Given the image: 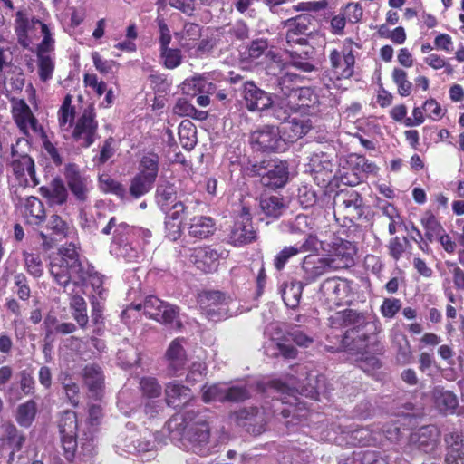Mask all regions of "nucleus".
Listing matches in <instances>:
<instances>
[{"mask_svg": "<svg viewBox=\"0 0 464 464\" xmlns=\"http://www.w3.org/2000/svg\"><path fill=\"white\" fill-rule=\"evenodd\" d=\"M165 358L168 362V371L170 376H178L188 362V357L184 347L179 338L174 339L169 345Z\"/></svg>", "mask_w": 464, "mask_h": 464, "instance_id": "bb28decb", "label": "nucleus"}, {"mask_svg": "<svg viewBox=\"0 0 464 464\" xmlns=\"http://www.w3.org/2000/svg\"><path fill=\"white\" fill-rule=\"evenodd\" d=\"M333 253L328 260H333L334 270L348 268L354 265L355 246L348 241L340 239L333 244Z\"/></svg>", "mask_w": 464, "mask_h": 464, "instance_id": "b1692460", "label": "nucleus"}, {"mask_svg": "<svg viewBox=\"0 0 464 464\" xmlns=\"http://www.w3.org/2000/svg\"><path fill=\"white\" fill-rule=\"evenodd\" d=\"M259 206L266 216L272 218L280 217L285 208L283 198L278 196L262 197Z\"/></svg>", "mask_w": 464, "mask_h": 464, "instance_id": "de8ad7c7", "label": "nucleus"}, {"mask_svg": "<svg viewBox=\"0 0 464 464\" xmlns=\"http://www.w3.org/2000/svg\"><path fill=\"white\" fill-rule=\"evenodd\" d=\"M226 389L220 383H213L211 385L205 384L201 388L202 401L205 403L210 402H225Z\"/></svg>", "mask_w": 464, "mask_h": 464, "instance_id": "864d4df0", "label": "nucleus"}, {"mask_svg": "<svg viewBox=\"0 0 464 464\" xmlns=\"http://www.w3.org/2000/svg\"><path fill=\"white\" fill-rule=\"evenodd\" d=\"M38 75L43 82H46L53 78L54 72V62L50 55H36Z\"/></svg>", "mask_w": 464, "mask_h": 464, "instance_id": "4d7b16f0", "label": "nucleus"}, {"mask_svg": "<svg viewBox=\"0 0 464 464\" xmlns=\"http://www.w3.org/2000/svg\"><path fill=\"white\" fill-rule=\"evenodd\" d=\"M20 213L25 225L40 227L46 221L44 202L37 197H27L20 206Z\"/></svg>", "mask_w": 464, "mask_h": 464, "instance_id": "aec40b11", "label": "nucleus"}, {"mask_svg": "<svg viewBox=\"0 0 464 464\" xmlns=\"http://www.w3.org/2000/svg\"><path fill=\"white\" fill-rule=\"evenodd\" d=\"M139 388L142 397L155 399L161 395L162 388L158 380L152 376L141 377L139 382Z\"/></svg>", "mask_w": 464, "mask_h": 464, "instance_id": "603ef678", "label": "nucleus"}, {"mask_svg": "<svg viewBox=\"0 0 464 464\" xmlns=\"http://www.w3.org/2000/svg\"><path fill=\"white\" fill-rule=\"evenodd\" d=\"M185 428V440L189 449L199 456L210 454V428L207 418L199 411L188 410L182 415Z\"/></svg>", "mask_w": 464, "mask_h": 464, "instance_id": "f03ea898", "label": "nucleus"}, {"mask_svg": "<svg viewBox=\"0 0 464 464\" xmlns=\"http://www.w3.org/2000/svg\"><path fill=\"white\" fill-rule=\"evenodd\" d=\"M82 377L90 392L98 396L104 387V375L102 368L95 363L85 365Z\"/></svg>", "mask_w": 464, "mask_h": 464, "instance_id": "473e14b6", "label": "nucleus"}, {"mask_svg": "<svg viewBox=\"0 0 464 464\" xmlns=\"http://www.w3.org/2000/svg\"><path fill=\"white\" fill-rule=\"evenodd\" d=\"M12 160L10 167L19 186L23 188L36 187L40 182L35 173L34 159L27 153H19L15 147H11Z\"/></svg>", "mask_w": 464, "mask_h": 464, "instance_id": "f8f14e48", "label": "nucleus"}, {"mask_svg": "<svg viewBox=\"0 0 464 464\" xmlns=\"http://www.w3.org/2000/svg\"><path fill=\"white\" fill-rule=\"evenodd\" d=\"M12 114L15 124L23 133H27L29 126L34 130H37L38 121L24 100L21 99L13 103Z\"/></svg>", "mask_w": 464, "mask_h": 464, "instance_id": "cd10ccee", "label": "nucleus"}, {"mask_svg": "<svg viewBox=\"0 0 464 464\" xmlns=\"http://www.w3.org/2000/svg\"><path fill=\"white\" fill-rule=\"evenodd\" d=\"M285 335L286 341L293 342L300 347L306 348L314 343V339L298 327L291 329Z\"/></svg>", "mask_w": 464, "mask_h": 464, "instance_id": "774afa93", "label": "nucleus"}, {"mask_svg": "<svg viewBox=\"0 0 464 464\" xmlns=\"http://www.w3.org/2000/svg\"><path fill=\"white\" fill-rule=\"evenodd\" d=\"M335 204L334 217L336 221H343V226L350 227L366 219V207L358 191L353 188L341 189L336 195Z\"/></svg>", "mask_w": 464, "mask_h": 464, "instance_id": "0eeeda50", "label": "nucleus"}, {"mask_svg": "<svg viewBox=\"0 0 464 464\" xmlns=\"http://www.w3.org/2000/svg\"><path fill=\"white\" fill-rule=\"evenodd\" d=\"M353 282L346 278L333 276L324 279L319 288L318 299L327 310L350 306L354 298Z\"/></svg>", "mask_w": 464, "mask_h": 464, "instance_id": "7ed1b4c3", "label": "nucleus"}, {"mask_svg": "<svg viewBox=\"0 0 464 464\" xmlns=\"http://www.w3.org/2000/svg\"><path fill=\"white\" fill-rule=\"evenodd\" d=\"M440 431L435 425H423L411 430L408 437V445L416 447L419 450L430 453L439 445Z\"/></svg>", "mask_w": 464, "mask_h": 464, "instance_id": "a211bd4d", "label": "nucleus"}, {"mask_svg": "<svg viewBox=\"0 0 464 464\" xmlns=\"http://www.w3.org/2000/svg\"><path fill=\"white\" fill-rule=\"evenodd\" d=\"M42 24H46L35 16H29L28 10L22 8L14 14V30L17 43L24 48H28L34 39L39 37L38 29L42 33Z\"/></svg>", "mask_w": 464, "mask_h": 464, "instance_id": "ddd939ff", "label": "nucleus"}, {"mask_svg": "<svg viewBox=\"0 0 464 464\" xmlns=\"http://www.w3.org/2000/svg\"><path fill=\"white\" fill-rule=\"evenodd\" d=\"M144 314L150 319L164 324H172L179 314V309L155 295H149L143 303Z\"/></svg>", "mask_w": 464, "mask_h": 464, "instance_id": "dca6fc26", "label": "nucleus"}, {"mask_svg": "<svg viewBox=\"0 0 464 464\" xmlns=\"http://www.w3.org/2000/svg\"><path fill=\"white\" fill-rule=\"evenodd\" d=\"M43 40L37 45L36 55H49L54 50V39L47 24H42Z\"/></svg>", "mask_w": 464, "mask_h": 464, "instance_id": "e2e57ef3", "label": "nucleus"}, {"mask_svg": "<svg viewBox=\"0 0 464 464\" xmlns=\"http://www.w3.org/2000/svg\"><path fill=\"white\" fill-rule=\"evenodd\" d=\"M311 128L312 124L309 119L294 116L285 122L283 132L286 136L285 140L294 142L308 133Z\"/></svg>", "mask_w": 464, "mask_h": 464, "instance_id": "f704fd0d", "label": "nucleus"}, {"mask_svg": "<svg viewBox=\"0 0 464 464\" xmlns=\"http://www.w3.org/2000/svg\"><path fill=\"white\" fill-rule=\"evenodd\" d=\"M276 403L281 402L285 407L280 409L281 416L285 420V426H295L307 419V410L304 404L300 403L296 397H294L295 402H285L283 399L274 400Z\"/></svg>", "mask_w": 464, "mask_h": 464, "instance_id": "c756f323", "label": "nucleus"}, {"mask_svg": "<svg viewBox=\"0 0 464 464\" xmlns=\"http://www.w3.org/2000/svg\"><path fill=\"white\" fill-rule=\"evenodd\" d=\"M267 63L266 65V72L267 75L274 77L275 82L279 80V76L289 71V64L284 62L282 56L273 51L267 52L266 54Z\"/></svg>", "mask_w": 464, "mask_h": 464, "instance_id": "c03bdc74", "label": "nucleus"}, {"mask_svg": "<svg viewBox=\"0 0 464 464\" xmlns=\"http://www.w3.org/2000/svg\"><path fill=\"white\" fill-rule=\"evenodd\" d=\"M23 259L24 268L30 276L40 278L44 275V265L39 254L24 251Z\"/></svg>", "mask_w": 464, "mask_h": 464, "instance_id": "3c124183", "label": "nucleus"}, {"mask_svg": "<svg viewBox=\"0 0 464 464\" xmlns=\"http://www.w3.org/2000/svg\"><path fill=\"white\" fill-rule=\"evenodd\" d=\"M72 314L81 328H85L88 324L89 318L87 315V304L84 298L79 295H73L69 302Z\"/></svg>", "mask_w": 464, "mask_h": 464, "instance_id": "49530a36", "label": "nucleus"}, {"mask_svg": "<svg viewBox=\"0 0 464 464\" xmlns=\"http://www.w3.org/2000/svg\"><path fill=\"white\" fill-rule=\"evenodd\" d=\"M311 172L314 174V179L323 183H329L333 177L334 160L333 153L325 151H314L309 160Z\"/></svg>", "mask_w": 464, "mask_h": 464, "instance_id": "4be33fe9", "label": "nucleus"}, {"mask_svg": "<svg viewBox=\"0 0 464 464\" xmlns=\"http://www.w3.org/2000/svg\"><path fill=\"white\" fill-rule=\"evenodd\" d=\"M5 431V438L0 439V444H4L5 441L12 448L11 458L15 452L22 450L24 442L25 436L21 432L14 424L8 422L3 426Z\"/></svg>", "mask_w": 464, "mask_h": 464, "instance_id": "79ce46f5", "label": "nucleus"}, {"mask_svg": "<svg viewBox=\"0 0 464 464\" xmlns=\"http://www.w3.org/2000/svg\"><path fill=\"white\" fill-rule=\"evenodd\" d=\"M165 402L169 407L180 408L188 403L192 398V392L178 381H172L165 385Z\"/></svg>", "mask_w": 464, "mask_h": 464, "instance_id": "393cba45", "label": "nucleus"}, {"mask_svg": "<svg viewBox=\"0 0 464 464\" xmlns=\"http://www.w3.org/2000/svg\"><path fill=\"white\" fill-rule=\"evenodd\" d=\"M346 166H343L342 178L346 179L345 183L350 186L358 184L365 174L375 173L377 166L370 162L364 156L356 153L348 155L345 160Z\"/></svg>", "mask_w": 464, "mask_h": 464, "instance_id": "2eb2a0df", "label": "nucleus"}, {"mask_svg": "<svg viewBox=\"0 0 464 464\" xmlns=\"http://www.w3.org/2000/svg\"><path fill=\"white\" fill-rule=\"evenodd\" d=\"M250 398V392L246 385H234L226 389L225 402H243Z\"/></svg>", "mask_w": 464, "mask_h": 464, "instance_id": "0e129e2a", "label": "nucleus"}, {"mask_svg": "<svg viewBox=\"0 0 464 464\" xmlns=\"http://www.w3.org/2000/svg\"><path fill=\"white\" fill-rule=\"evenodd\" d=\"M198 303L207 316L214 317L220 314V308L226 304V295L221 291H204L198 295Z\"/></svg>", "mask_w": 464, "mask_h": 464, "instance_id": "c85d7f7f", "label": "nucleus"}, {"mask_svg": "<svg viewBox=\"0 0 464 464\" xmlns=\"http://www.w3.org/2000/svg\"><path fill=\"white\" fill-rule=\"evenodd\" d=\"M289 178L288 166L285 162L275 164L266 173L260 175V182L263 186L270 188L284 187Z\"/></svg>", "mask_w": 464, "mask_h": 464, "instance_id": "7c9ffc66", "label": "nucleus"}, {"mask_svg": "<svg viewBox=\"0 0 464 464\" xmlns=\"http://www.w3.org/2000/svg\"><path fill=\"white\" fill-rule=\"evenodd\" d=\"M304 82V77L292 72L290 70L279 76L277 82H274L276 90L279 93L285 97L288 101L292 96L296 93L297 90L302 86Z\"/></svg>", "mask_w": 464, "mask_h": 464, "instance_id": "72a5a7b5", "label": "nucleus"}, {"mask_svg": "<svg viewBox=\"0 0 464 464\" xmlns=\"http://www.w3.org/2000/svg\"><path fill=\"white\" fill-rule=\"evenodd\" d=\"M258 413L259 411L256 407H252L250 409L243 408L235 411L232 416L237 425L246 427L248 431L260 434L265 431V427L263 424L258 426L257 429L255 427L253 429L250 428L252 426V422L257 421L260 419Z\"/></svg>", "mask_w": 464, "mask_h": 464, "instance_id": "ea45409f", "label": "nucleus"}, {"mask_svg": "<svg viewBox=\"0 0 464 464\" xmlns=\"http://www.w3.org/2000/svg\"><path fill=\"white\" fill-rule=\"evenodd\" d=\"M315 18L310 14H301L282 22L286 29L285 38L287 46L308 45V37L314 31Z\"/></svg>", "mask_w": 464, "mask_h": 464, "instance_id": "6e6552de", "label": "nucleus"}, {"mask_svg": "<svg viewBox=\"0 0 464 464\" xmlns=\"http://www.w3.org/2000/svg\"><path fill=\"white\" fill-rule=\"evenodd\" d=\"M216 230L215 220L208 216H195L190 219L188 234L190 237L205 239L214 234Z\"/></svg>", "mask_w": 464, "mask_h": 464, "instance_id": "c9c22d12", "label": "nucleus"}, {"mask_svg": "<svg viewBox=\"0 0 464 464\" xmlns=\"http://www.w3.org/2000/svg\"><path fill=\"white\" fill-rule=\"evenodd\" d=\"M62 385L69 402L77 407L80 402V389L76 382H72L71 376L66 375L62 381Z\"/></svg>", "mask_w": 464, "mask_h": 464, "instance_id": "338daca9", "label": "nucleus"}, {"mask_svg": "<svg viewBox=\"0 0 464 464\" xmlns=\"http://www.w3.org/2000/svg\"><path fill=\"white\" fill-rule=\"evenodd\" d=\"M202 28L199 24L187 22L180 32L175 33V37L179 40L180 46L185 50H191L196 47L201 37Z\"/></svg>", "mask_w": 464, "mask_h": 464, "instance_id": "4c0bfd02", "label": "nucleus"}, {"mask_svg": "<svg viewBox=\"0 0 464 464\" xmlns=\"http://www.w3.org/2000/svg\"><path fill=\"white\" fill-rule=\"evenodd\" d=\"M37 413V404L34 400H28L17 407L15 420L24 428H29L35 420Z\"/></svg>", "mask_w": 464, "mask_h": 464, "instance_id": "a18cd8bd", "label": "nucleus"}, {"mask_svg": "<svg viewBox=\"0 0 464 464\" xmlns=\"http://www.w3.org/2000/svg\"><path fill=\"white\" fill-rule=\"evenodd\" d=\"M243 102L249 111H262L273 105L271 95L260 89L254 82L247 81L243 84Z\"/></svg>", "mask_w": 464, "mask_h": 464, "instance_id": "6ab92c4d", "label": "nucleus"}, {"mask_svg": "<svg viewBox=\"0 0 464 464\" xmlns=\"http://www.w3.org/2000/svg\"><path fill=\"white\" fill-rule=\"evenodd\" d=\"M343 313V321L344 327H362V326H371L372 323L366 320V316L363 313L358 312L353 309H344Z\"/></svg>", "mask_w": 464, "mask_h": 464, "instance_id": "052dcab7", "label": "nucleus"}, {"mask_svg": "<svg viewBox=\"0 0 464 464\" xmlns=\"http://www.w3.org/2000/svg\"><path fill=\"white\" fill-rule=\"evenodd\" d=\"M314 219L307 215L299 214L290 225L292 233L308 234L314 231Z\"/></svg>", "mask_w": 464, "mask_h": 464, "instance_id": "bf43d9fd", "label": "nucleus"}, {"mask_svg": "<svg viewBox=\"0 0 464 464\" xmlns=\"http://www.w3.org/2000/svg\"><path fill=\"white\" fill-rule=\"evenodd\" d=\"M179 138L181 146L190 150L197 143L196 130L190 121H182L179 127Z\"/></svg>", "mask_w": 464, "mask_h": 464, "instance_id": "09e8293b", "label": "nucleus"}, {"mask_svg": "<svg viewBox=\"0 0 464 464\" xmlns=\"http://www.w3.org/2000/svg\"><path fill=\"white\" fill-rule=\"evenodd\" d=\"M47 228L52 231L53 235L59 237H66L70 230L68 223L56 214L50 217Z\"/></svg>", "mask_w": 464, "mask_h": 464, "instance_id": "69168bd1", "label": "nucleus"}, {"mask_svg": "<svg viewBox=\"0 0 464 464\" xmlns=\"http://www.w3.org/2000/svg\"><path fill=\"white\" fill-rule=\"evenodd\" d=\"M160 56L166 69L173 70L179 67L183 60L181 50L179 48H166L160 51Z\"/></svg>", "mask_w": 464, "mask_h": 464, "instance_id": "6e6d98bb", "label": "nucleus"}, {"mask_svg": "<svg viewBox=\"0 0 464 464\" xmlns=\"http://www.w3.org/2000/svg\"><path fill=\"white\" fill-rule=\"evenodd\" d=\"M155 199L162 211L169 212L170 207L178 202L176 186L168 180L161 181L156 188Z\"/></svg>", "mask_w": 464, "mask_h": 464, "instance_id": "e433bc0d", "label": "nucleus"}, {"mask_svg": "<svg viewBox=\"0 0 464 464\" xmlns=\"http://www.w3.org/2000/svg\"><path fill=\"white\" fill-rule=\"evenodd\" d=\"M64 179L73 196L80 201H84L88 192V179L80 167L75 163H68L64 167Z\"/></svg>", "mask_w": 464, "mask_h": 464, "instance_id": "5701e85b", "label": "nucleus"}, {"mask_svg": "<svg viewBox=\"0 0 464 464\" xmlns=\"http://www.w3.org/2000/svg\"><path fill=\"white\" fill-rule=\"evenodd\" d=\"M421 222L426 230L425 236L430 242L437 239L445 231L432 213L427 212L425 217L422 218Z\"/></svg>", "mask_w": 464, "mask_h": 464, "instance_id": "5fc2aeb1", "label": "nucleus"}, {"mask_svg": "<svg viewBox=\"0 0 464 464\" xmlns=\"http://www.w3.org/2000/svg\"><path fill=\"white\" fill-rule=\"evenodd\" d=\"M424 388V385L422 383L419 384V389L414 392V393L411 396V400L413 401H408L407 407H408V419L410 417H418L422 416L424 414V405L426 401V394L422 391ZM410 420H408V422Z\"/></svg>", "mask_w": 464, "mask_h": 464, "instance_id": "8fccbe9b", "label": "nucleus"}, {"mask_svg": "<svg viewBox=\"0 0 464 464\" xmlns=\"http://www.w3.org/2000/svg\"><path fill=\"white\" fill-rule=\"evenodd\" d=\"M256 240V231L252 223L250 208L242 206L241 211L234 222L229 234V243L234 246H242Z\"/></svg>", "mask_w": 464, "mask_h": 464, "instance_id": "4468645a", "label": "nucleus"}, {"mask_svg": "<svg viewBox=\"0 0 464 464\" xmlns=\"http://www.w3.org/2000/svg\"><path fill=\"white\" fill-rule=\"evenodd\" d=\"M432 399L436 409L443 414H455L459 407L457 395L440 386L432 390Z\"/></svg>", "mask_w": 464, "mask_h": 464, "instance_id": "2f4dec72", "label": "nucleus"}, {"mask_svg": "<svg viewBox=\"0 0 464 464\" xmlns=\"http://www.w3.org/2000/svg\"><path fill=\"white\" fill-rule=\"evenodd\" d=\"M318 102V95L310 87L301 86L292 99L287 101L291 111L308 114L310 108Z\"/></svg>", "mask_w": 464, "mask_h": 464, "instance_id": "a878e982", "label": "nucleus"}, {"mask_svg": "<svg viewBox=\"0 0 464 464\" xmlns=\"http://www.w3.org/2000/svg\"><path fill=\"white\" fill-rule=\"evenodd\" d=\"M444 442L447 452H463L464 434L460 430H453L444 435Z\"/></svg>", "mask_w": 464, "mask_h": 464, "instance_id": "13d9d810", "label": "nucleus"}, {"mask_svg": "<svg viewBox=\"0 0 464 464\" xmlns=\"http://www.w3.org/2000/svg\"><path fill=\"white\" fill-rule=\"evenodd\" d=\"M354 42L351 38L343 40L338 48H334L329 53V68L325 71V76L329 82L348 80L354 74L355 55Z\"/></svg>", "mask_w": 464, "mask_h": 464, "instance_id": "423d86ee", "label": "nucleus"}, {"mask_svg": "<svg viewBox=\"0 0 464 464\" xmlns=\"http://www.w3.org/2000/svg\"><path fill=\"white\" fill-rule=\"evenodd\" d=\"M310 49H312V47H310ZM287 53L290 58V62L288 63L289 68L292 66L304 72H311L315 70V66L312 63V50L303 51L302 53L287 50Z\"/></svg>", "mask_w": 464, "mask_h": 464, "instance_id": "37998d69", "label": "nucleus"}, {"mask_svg": "<svg viewBox=\"0 0 464 464\" xmlns=\"http://www.w3.org/2000/svg\"><path fill=\"white\" fill-rule=\"evenodd\" d=\"M49 271L53 280L64 290L71 283L75 286L83 285L90 276L73 243L66 244L59 249L57 255L51 259Z\"/></svg>", "mask_w": 464, "mask_h": 464, "instance_id": "f257e3e1", "label": "nucleus"}, {"mask_svg": "<svg viewBox=\"0 0 464 464\" xmlns=\"http://www.w3.org/2000/svg\"><path fill=\"white\" fill-rule=\"evenodd\" d=\"M58 429L61 437V444L63 449V456L68 461H72L77 450L78 421L76 412L64 411L62 412Z\"/></svg>", "mask_w": 464, "mask_h": 464, "instance_id": "9b49d317", "label": "nucleus"}, {"mask_svg": "<svg viewBox=\"0 0 464 464\" xmlns=\"http://www.w3.org/2000/svg\"><path fill=\"white\" fill-rule=\"evenodd\" d=\"M343 464H389V461L381 452L367 450L353 451L344 459Z\"/></svg>", "mask_w": 464, "mask_h": 464, "instance_id": "a19ab883", "label": "nucleus"}, {"mask_svg": "<svg viewBox=\"0 0 464 464\" xmlns=\"http://www.w3.org/2000/svg\"><path fill=\"white\" fill-rule=\"evenodd\" d=\"M377 353L372 352L370 353L362 354V357L359 361V367L370 375H375L379 369L382 367L380 359L376 356Z\"/></svg>", "mask_w": 464, "mask_h": 464, "instance_id": "680f3d73", "label": "nucleus"}, {"mask_svg": "<svg viewBox=\"0 0 464 464\" xmlns=\"http://www.w3.org/2000/svg\"><path fill=\"white\" fill-rule=\"evenodd\" d=\"M98 126L94 108L90 106L77 118L68 134L81 147L89 148L96 140Z\"/></svg>", "mask_w": 464, "mask_h": 464, "instance_id": "9d476101", "label": "nucleus"}, {"mask_svg": "<svg viewBox=\"0 0 464 464\" xmlns=\"http://www.w3.org/2000/svg\"><path fill=\"white\" fill-rule=\"evenodd\" d=\"M160 171V156L154 151L144 153L138 162V172L130 181V196L138 199L154 187Z\"/></svg>", "mask_w": 464, "mask_h": 464, "instance_id": "39448f33", "label": "nucleus"}, {"mask_svg": "<svg viewBox=\"0 0 464 464\" xmlns=\"http://www.w3.org/2000/svg\"><path fill=\"white\" fill-rule=\"evenodd\" d=\"M249 143L254 150L266 153L281 152L286 148L285 139L281 136L279 127L269 124L253 130Z\"/></svg>", "mask_w": 464, "mask_h": 464, "instance_id": "1a4fd4ad", "label": "nucleus"}, {"mask_svg": "<svg viewBox=\"0 0 464 464\" xmlns=\"http://www.w3.org/2000/svg\"><path fill=\"white\" fill-rule=\"evenodd\" d=\"M333 266V260H328L327 257L307 255L301 264V269L304 273L303 279L306 284L313 283L325 273L334 270Z\"/></svg>", "mask_w": 464, "mask_h": 464, "instance_id": "412c9836", "label": "nucleus"}, {"mask_svg": "<svg viewBox=\"0 0 464 464\" xmlns=\"http://www.w3.org/2000/svg\"><path fill=\"white\" fill-rule=\"evenodd\" d=\"M40 192L43 197L58 205L65 203L68 197L64 183L59 177L54 178L49 186L41 187Z\"/></svg>", "mask_w": 464, "mask_h": 464, "instance_id": "58836bf2", "label": "nucleus"}, {"mask_svg": "<svg viewBox=\"0 0 464 464\" xmlns=\"http://www.w3.org/2000/svg\"><path fill=\"white\" fill-rule=\"evenodd\" d=\"M373 324L371 326L350 327L342 337L340 347L328 349L331 352L346 351L352 354H364L372 352L382 353V344L377 340L376 334L372 332Z\"/></svg>", "mask_w": 464, "mask_h": 464, "instance_id": "20e7f679", "label": "nucleus"}, {"mask_svg": "<svg viewBox=\"0 0 464 464\" xmlns=\"http://www.w3.org/2000/svg\"><path fill=\"white\" fill-rule=\"evenodd\" d=\"M221 254L210 246H200L189 249L188 260L204 274L218 270Z\"/></svg>", "mask_w": 464, "mask_h": 464, "instance_id": "f3484780", "label": "nucleus"}]
</instances>
